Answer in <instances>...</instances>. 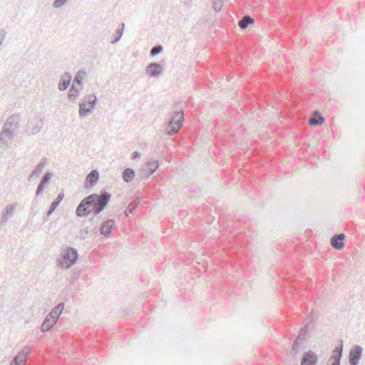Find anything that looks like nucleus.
<instances>
[{"mask_svg":"<svg viewBox=\"0 0 365 365\" xmlns=\"http://www.w3.org/2000/svg\"><path fill=\"white\" fill-rule=\"evenodd\" d=\"M115 226V220L113 219H109L104 221L100 227V233L106 237H110L112 230Z\"/></svg>","mask_w":365,"mask_h":365,"instance_id":"obj_12","label":"nucleus"},{"mask_svg":"<svg viewBox=\"0 0 365 365\" xmlns=\"http://www.w3.org/2000/svg\"><path fill=\"white\" fill-rule=\"evenodd\" d=\"M254 20L250 16H245L241 20L238 22V26L242 29H245L247 26L252 24Z\"/></svg>","mask_w":365,"mask_h":365,"instance_id":"obj_25","label":"nucleus"},{"mask_svg":"<svg viewBox=\"0 0 365 365\" xmlns=\"http://www.w3.org/2000/svg\"><path fill=\"white\" fill-rule=\"evenodd\" d=\"M68 0H54L53 3V6L56 9L62 7L65 5Z\"/></svg>","mask_w":365,"mask_h":365,"instance_id":"obj_35","label":"nucleus"},{"mask_svg":"<svg viewBox=\"0 0 365 365\" xmlns=\"http://www.w3.org/2000/svg\"><path fill=\"white\" fill-rule=\"evenodd\" d=\"M78 96H79V89L77 88V87L75 84H72L70 88L68 94V98L71 101H75L78 98Z\"/></svg>","mask_w":365,"mask_h":365,"instance_id":"obj_27","label":"nucleus"},{"mask_svg":"<svg viewBox=\"0 0 365 365\" xmlns=\"http://www.w3.org/2000/svg\"><path fill=\"white\" fill-rule=\"evenodd\" d=\"M20 121L19 114H13L7 118L0 133V145L6 146L8 142L13 139L20 128Z\"/></svg>","mask_w":365,"mask_h":365,"instance_id":"obj_2","label":"nucleus"},{"mask_svg":"<svg viewBox=\"0 0 365 365\" xmlns=\"http://www.w3.org/2000/svg\"><path fill=\"white\" fill-rule=\"evenodd\" d=\"M6 36V31L4 29H1L0 30V46L2 45Z\"/></svg>","mask_w":365,"mask_h":365,"instance_id":"obj_37","label":"nucleus"},{"mask_svg":"<svg viewBox=\"0 0 365 365\" xmlns=\"http://www.w3.org/2000/svg\"><path fill=\"white\" fill-rule=\"evenodd\" d=\"M56 322L57 321L54 317L52 318L50 316L47 315L41 325V331L43 332L49 331L56 324Z\"/></svg>","mask_w":365,"mask_h":365,"instance_id":"obj_20","label":"nucleus"},{"mask_svg":"<svg viewBox=\"0 0 365 365\" xmlns=\"http://www.w3.org/2000/svg\"><path fill=\"white\" fill-rule=\"evenodd\" d=\"M45 185H46L45 184H43V182H41L40 181V182L37 187L36 191V195H38L43 192V190L45 187Z\"/></svg>","mask_w":365,"mask_h":365,"instance_id":"obj_36","label":"nucleus"},{"mask_svg":"<svg viewBox=\"0 0 365 365\" xmlns=\"http://www.w3.org/2000/svg\"><path fill=\"white\" fill-rule=\"evenodd\" d=\"M110 194L106 191L101 192L100 195L94 193L83 198L78 204L76 215L78 217H85L93 212L99 214L107 206L110 200Z\"/></svg>","mask_w":365,"mask_h":365,"instance_id":"obj_1","label":"nucleus"},{"mask_svg":"<svg viewBox=\"0 0 365 365\" xmlns=\"http://www.w3.org/2000/svg\"><path fill=\"white\" fill-rule=\"evenodd\" d=\"M363 348L360 345H355L350 350L349 354V362L350 365H359L362 357Z\"/></svg>","mask_w":365,"mask_h":365,"instance_id":"obj_8","label":"nucleus"},{"mask_svg":"<svg viewBox=\"0 0 365 365\" xmlns=\"http://www.w3.org/2000/svg\"><path fill=\"white\" fill-rule=\"evenodd\" d=\"M140 199L139 197L134 199L126 207L124 213L126 216L132 214L135 208L140 204Z\"/></svg>","mask_w":365,"mask_h":365,"instance_id":"obj_24","label":"nucleus"},{"mask_svg":"<svg viewBox=\"0 0 365 365\" xmlns=\"http://www.w3.org/2000/svg\"><path fill=\"white\" fill-rule=\"evenodd\" d=\"M88 233H89V228L88 227H84L79 231L78 237L79 240H83L88 237Z\"/></svg>","mask_w":365,"mask_h":365,"instance_id":"obj_31","label":"nucleus"},{"mask_svg":"<svg viewBox=\"0 0 365 365\" xmlns=\"http://www.w3.org/2000/svg\"><path fill=\"white\" fill-rule=\"evenodd\" d=\"M44 125V117H34L29 118L26 124V133L28 135H34L38 133Z\"/></svg>","mask_w":365,"mask_h":365,"instance_id":"obj_6","label":"nucleus"},{"mask_svg":"<svg viewBox=\"0 0 365 365\" xmlns=\"http://www.w3.org/2000/svg\"><path fill=\"white\" fill-rule=\"evenodd\" d=\"M52 177V173L50 172H46L44 173L42 179L41 180V182L43 184L46 185L50 181L51 178Z\"/></svg>","mask_w":365,"mask_h":365,"instance_id":"obj_34","label":"nucleus"},{"mask_svg":"<svg viewBox=\"0 0 365 365\" xmlns=\"http://www.w3.org/2000/svg\"><path fill=\"white\" fill-rule=\"evenodd\" d=\"M46 163V158H42L41 162L36 165V168L31 172V173L29 176V180H31L33 178L38 176L42 173Z\"/></svg>","mask_w":365,"mask_h":365,"instance_id":"obj_19","label":"nucleus"},{"mask_svg":"<svg viewBox=\"0 0 365 365\" xmlns=\"http://www.w3.org/2000/svg\"><path fill=\"white\" fill-rule=\"evenodd\" d=\"M63 197L64 194L63 192H61L58 194L57 198L52 202L51 207L46 213L47 217L43 218L44 221L48 220V217L55 211L56 207L60 204L61 201L63 200Z\"/></svg>","mask_w":365,"mask_h":365,"instance_id":"obj_17","label":"nucleus"},{"mask_svg":"<svg viewBox=\"0 0 365 365\" xmlns=\"http://www.w3.org/2000/svg\"><path fill=\"white\" fill-rule=\"evenodd\" d=\"M98 103L97 97L94 94L84 96L79 103V115L86 117L93 113Z\"/></svg>","mask_w":365,"mask_h":365,"instance_id":"obj_4","label":"nucleus"},{"mask_svg":"<svg viewBox=\"0 0 365 365\" xmlns=\"http://www.w3.org/2000/svg\"><path fill=\"white\" fill-rule=\"evenodd\" d=\"M343 355V341H339V344L336 346L332 352L331 358L327 361V365H340L341 359Z\"/></svg>","mask_w":365,"mask_h":365,"instance_id":"obj_7","label":"nucleus"},{"mask_svg":"<svg viewBox=\"0 0 365 365\" xmlns=\"http://www.w3.org/2000/svg\"><path fill=\"white\" fill-rule=\"evenodd\" d=\"M309 325L310 323L307 322V324L301 329L296 339L300 340L302 341H304L305 340Z\"/></svg>","mask_w":365,"mask_h":365,"instance_id":"obj_29","label":"nucleus"},{"mask_svg":"<svg viewBox=\"0 0 365 365\" xmlns=\"http://www.w3.org/2000/svg\"><path fill=\"white\" fill-rule=\"evenodd\" d=\"M324 118L320 114L318 110L314 112V116L309 119V123L312 125H322L324 121Z\"/></svg>","mask_w":365,"mask_h":365,"instance_id":"obj_22","label":"nucleus"},{"mask_svg":"<svg viewBox=\"0 0 365 365\" xmlns=\"http://www.w3.org/2000/svg\"><path fill=\"white\" fill-rule=\"evenodd\" d=\"M86 76V73L83 70L78 71L76 74V76H75V77H74V80H73V84L77 83L78 85H81L82 82H83V78H85Z\"/></svg>","mask_w":365,"mask_h":365,"instance_id":"obj_28","label":"nucleus"},{"mask_svg":"<svg viewBox=\"0 0 365 365\" xmlns=\"http://www.w3.org/2000/svg\"><path fill=\"white\" fill-rule=\"evenodd\" d=\"M78 257L77 250L75 248L69 247L58 259V265L60 267L68 269L76 262Z\"/></svg>","mask_w":365,"mask_h":365,"instance_id":"obj_5","label":"nucleus"},{"mask_svg":"<svg viewBox=\"0 0 365 365\" xmlns=\"http://www.w3.org/2000/svg\"><path fill=\"white\" fill-rule=\"evenodd\" d=\"M99 179V173L97 170H92L86 176L85 181V186H93Z\"/></svg>","mask_w":365,"mask_h":365,"instance_id":"obj_16","label":"nucleus"},{"mask_svg":"<svg viewBox=\"0 0 365 365\" xmlns=\"http://www.w3.org/2000/svg\"><path fill=\"white\" fill-rule=\"evenodd\" d=\"M222 7V0H213V9L215 11L219 12Z\"/></svg>","mask_w":365,"mask_h":365,"instance_id":"obj_33","label":"nucleus"},{"mask_svg":"<svg viewBox=\"0 0 365 365\" xmlns=\"http://www.w3.org/2000/svg\"><path fill=\"white\" fill-rule=\"evenodd\" d=\"M302 341L298 339H295L292 347L291 354L296 357V355L301 351V343Z\"/></svg>","mask_w":365,"mask_h":365,"instance_id":"obj_30","label":"nucleus"},{"mask_svg":"<svg viewBox=\"0 0 365 365\" xmlns=\"http://www.w3.org/2000/svg\"><path fill=\"white\" fill-rule=\"evenodd\" d=\"M318 318V314L317 313H315L314 312L312 311L309 316L307 317V319H317Z\"/></svg>","mask_w":365,"mask_h":365,"instance_id":"obj_38","label":"nucleus"},{"mask_svg":"<svg viewBox=\"0 0 365 365\" xmlns=\"http://www.w3.org/2000/svg\"><path fill=\"white\" fill-rule=\"evenodd\" d=\"M16 208L15 204H9L6 206L0 217V226L6 223L10 217L13 216Z\"/></svg>","mask_w":365,"mask_h":365,"instance_id":"obj_11","label":"nucleus"},{"mask_svg":"<svg viewBox=\"0 0 365 365\" xmlns=\"http://www.w3.org/2000/svg\"><path fill=\"white\" fill-rule=\"evenodd\" d=\"M29 354V351H20L19 354L16 355V356L14 358V361L11 362V365H24L26 360V357Z\"/></svg>","mask_w":365,"mask_h":365,"instance_id":"obj_18","label":"nucleus"},{"mask_svg":"<svg viewBox=\"0 0 365 365\" xmlns=\"http://www.w3.org/2000/svg\"><path fill=\"white\" fill-rule=\"evenodd\" d=\"M184 113L182 111H173L170 120L165 129L166 135L173 136L177 134L182 126Z\"/></svg>","mask_w":365,"mask_h":365,"instance_id":"obj_3","label":"nucleus"},{"mask_svg":"<svg viewBox=\"0 0 365 365\" xmlns=\"http://www.w3.org/2000/svg\"><path fill=\"white\" fill-rule=\"evenodd\" d=\"M64 308V304L63 302L59 303L58 305L54 307L50 313L48 314L52 318H55L56 321H58L61 314L62 313Z\"/></svg>","mask_w":365,"mask_h":365,"instance_id":"obj_21","label":"nucleus"},{"mask_svg":"<svg viewBox=\"0 0 365 365\" xmlns=\"http://www.w3.org/2000/svg\"><path fill=\"white\" fill-rule=\"evenodd\" d=\"M135 177V171L133 169L125 168L123 172V179L125 182H131Z\"/></svg>","mask_w":365,"mask_h":365,"instance_id":"obj_23","label":"nucleus"},{"mask_svg":"<svg viewBox=\"0 0 365 365\" xmlns=\"http://www.w3.org/2000/svg\"><path fill=\"white\" fill-rule=\"evenodd\" d=\"M319 357L317 354L312 351H308L304 353L302 360L301 365H317Z\"/></svg>","mask_w":365,"mask_h":365,"instance_id":"obj_10","label":"nucleus"},{"mask_svg":"<svg viewBox=\"0 0 365 365\" xmlns=\"http://www.w3.org/2000/svg\"><path fill=\"white\" fill-rule=\"evenodd\" d=\"M345 239V235L344 233L336 234L331 237L330 240V244L331 247L337 250H340L344 248Z\"/></svg>","mask_w":365,"mask_h":365,"instance_id":"obj_13","label":"nucleus"},{"mask_svg":"<svg viewBox=\"0 0 365 365\" xmlns=\"http://www.w3.org/2000/svg\"><path fill=\"white\" fill-rule=\"evenodd\" d=\"M163 47L161 45H156L153 46L150 50L151 56H156L163 51Z\"/></svg>","mask_w":365,"mask_h":365,"instance_id":"obj_32","label":"nucleus"},{"mask_svg":"<svg viewBox=\"0 0 365 365\" xmlns=\"http://www.w3.org/2000/svg\"><path fill=\"white\" fill-rule=\"evenodd\" d=\"M120 26V28L118 29L115 31V34H114V38L110 42L112 44H115L117 42H118L120 40L121 37H122V35H123V30H124V27H125V24L124 23H121Z\"/></svg>","mask_w":365,"mask_h":365,"instance_id":"obj_26","label":"nucleus"},{"mask_svg":"<svg viewBox=\"0 0 365 365\" xmlns=\"http://www.w3.org/2000/svg\"><path fill=\"white\" fill-rule=\"evenodd\" d=\"M163 71V66L156 62H152L146 67V73L151 78H158L161 75Z\"/></svg>","mask_w":365,"mask_h":365,"instance_id":"obj_9","label":"nucleus"},{"mask_svg":"<svg viewBox=\"0 0 365 365\" xmlns=\"http://www.w3.org/2000/svg\"><path fill=\"white\" fill-rule=\"evenodd\" d=\"M79 274H80V272H74L72 274L71 283L74 282L75 281H76L79 278Z\"/></svg>","mask_w":365,"mask_h":365,"instance_id":"obj_39","label":"nucleus"},{"mask_svg":"<svg viewBox=\"0 0 365 365\" xmlns=\"http://www.w3.org/2000/svg\"><path fill=\"white\" fill-rule=\"evenodd\" d=\"M140 153L138 151H135L132 153V159H136V158H139L140 157Z\"/></svg>","mask_w":365,"mask_h":365,"instance_id":"obj_40","label":"nucleus"},{"mask_svg":"<svg viewBox=\"0 0 365 365\" xmlns=\"http://www.w3.org/2000/svg\"><path fill=\"white\" fill-rule=\"evenodd\" d=\"M159 168V163L156 160H150L145 163L142 171L145 177H148L153 174Z\"/></svg>","mask_w":365,"mask_h":365,"instance_id":"obj_14","label":"nucleus"},{"mask_svg":"<svg viewBox=\"0 0 365 365\" xmlns=\"http://www.w3.org/2000/svg\"><path fill=\"white\" fill-rule=\"evenodd\" d=\"M71 78L72 76L69 72H64L59 80L58 89L61 91L66 90L71 83Z\"/></svg>","mask_w":365,"mask_h":365,"instance_id":"obj_15","label":"nucleus"}]
</instances>
